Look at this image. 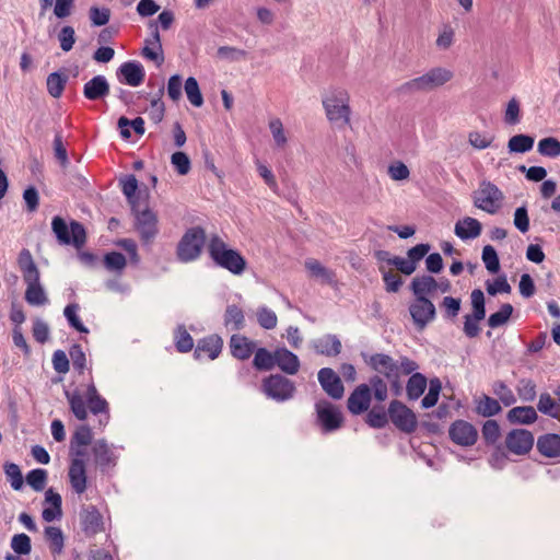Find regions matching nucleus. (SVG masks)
Here are the masks:
<instances>
[{
  "label": "nucleus",
  "instance_id": "1",
  "mask_svg": "<svg viewBox=\"0 0 560 560\" xmlns=\"http://www.w3.org/2000/svg\"><path fill=\"white\" fill-rule=\"evenodd\" d=\"M67 399L70 405V409L80 421H84L88 418L86 402L91 412L94 415L108 412L107 401L98 394L93 383L89 384L84 394L79 390L66 393Z\"/></svg>",
  "mask_w": 560,
  "mask_h": 560
},
{
  "label": "nucleus",
  "instance_id": "2",
  "mask_svg": "<svg viewBox=\"0 0 560 560\" xmlns=\"http://www.w3.org/2000/svg\"><path fill=\"white\" fill-rule=\"evenodd\" d=\"M209 253L219 266L233 273H241L245 269V259L237 252L228 248L226 244L219 236L211 237Z\"/></svg>",
  "mask_w": 560,
  "mask_h": 560
},
{
  "label": "nucleus",
  "instance_id": "3",
  "mask_svg": "<svg viewBox=\"0 0 560 560\" xmlns=\"http://www.w3.org/2000/svg\"><path fill=\"white\" fill-rule=\"evenodd\" d=\"M51 229L60 244H72L77 249H81L86 242L85 229L78 221H71L68 226L61 217H55L51 222Z\"/></svg>",
  "mask_w": 560,
  "mask_h": 560
},
{
  "label": "nucleus",
  "instance_id": "4",
  "mask_svg": "<svg viewBox=\"0 0 560 560\" xmlns=\"http://www.w3.org/2000/svg\"><path fill=\"white\" fill-rule=\"evenodd\" d=\"M135 215V229L142 242H150L159 232L158 215L145 201L133 202L131 208Z\"/></svg>",
  "mask_w": 560,
  "mask_h": 560
},
{
  "label": "nucleus",
  "instance_id": "5",
  "mask_svg": "<svg viewBox=\"0 0 560 560\" xmlns=\"http://www.w3.org/2000/svg\"><path fill=\"white\" fill-rule=\"evenodd\" d=\"M205 231L201 228L189 229L177 246V256L182 261H190L196 259L205 244Z\"/></svg>",
  "mask_w": 560,
  "mask_h": 560
},
{
  "label": "nucleus",
  "instance_id": "6",
  "mask_svg": "<svg viewBox=\"0 0 560 560\" xmlns=\"http://www.w3.org/2000/svg\"><path fill=\"white\" fill-rule=\"evenodd\" d=\"M502 200L503 195L500 189L489 182L481 183L474 194V205L490 214L499 211Z\"/></svg>",
  "mask_w": 560,
  "mask_h": 560
},
{
  "label": "nucleus",
  "instance_id": "7",
  "mask_svg": "<svg viewBox=\"0 0 560 560\" xmlns=\"http://www.w3.org/2000/svg\"><path fill=\"white\" fill-rule=\"evenodd\" d=\"M390 422L405 433H412L418 427L415 412L399 400H393L388 407Z\"/></svg>",
  "mask_w": 560,
  "mask_h": 560
},
{
  "label": "nucleus",
  "instance_id": "8",
  "mask_svg": "<svg viewBox=\"0 0 560 560\" xmlns=\"http://www.w3.org/2000/svg\"><path fill=\"white\" fill-rule=\"evenodd\" d=\"M316 413L324 432L338 430L343 423L341 410L328 400L323 399L316 404Z\"/></svg>",
  "mask_w": 560,
  "mask_h": 560
},
{
  "label": "nucleus",
  "instance_id": "9",
  "mask_svg": "<svg viewBox=\"0 0 560 560\" xmlns=\"http://www.w3.org/2000/svg\"><path fill=\"white\" fill-rule=\"evenodd\" d=\"M68 480L73 492L82 494L88 489L86 457L70 456Z\"/></svg>",
  "mask_w": 560,
  "mask_h": 560
},
{
  "label": "nucleus",
  "instance_id": "10",
  "mask_svg": "<svg viewBox=\"0 0 560 560\" xmlns=\"http://www.w3.org/2000/svg\"><path fill=\"white\" fill-rule=\"evenodd\" d=\"M452 73L445 69H433L427 74L407 82L404 89L407 91H429L446 83Z\"/></svg>",
  "mask_w": 560,
  "mask_h": 560
},
{
  "label": "nucleus",
  "instance_id": "11",
  "mask_svg": "<svg viewBox=\"0 0 560 560\" xmlns=\"http://www.w3.org/2000/svg\"><path fill=\"white\" fill-rule=\"evenodd\" d=\"M293 383L281 375H270L262 382V392L277 400H285L293 396L294 393Z\"/></svg>",
  "mask_w": 560,
  "mask_h": 560
},
{
  "label": "nucleus",
  "instance_id": "12",
  "mask_svg": "<svg viewBox=\"0 0 560 560\" xmlns=\"http://www.w3.org/2000/svg\"><path fill=\"white\" fill-rule=\"evenodd\" d=\"M534 445V435L524 429H515L508 433L505 446L509 452L515 455L527 454Z\"/></svg>",
  "mask_w": 560,
  "mask_h": 560
},
{
  "label": "nucleus",
  "instance_id": "13",
  "mask_svg": "<svg viewBox=\"0 0 560 560\" xmlns=\"http://www.w3.org/2000/svg\"><path fill=\"white\" fill-rule=\"evenodd\" d=\"M448 434L451 440L460 446H471L478 438L476 428L465 420L455 421L451 425Z\"/></svg>",
  "mask_w": 560,
  "mask_h": 560
},
{
  "label": "nucleus",
  "instance_id": "14",
  "mask_svg": "<svg viewBox=\"0 0 560 560\" xmlns=\"http://www.w3.org/2000/svg\"><path fill=\"white\" fill-rule=\"evenodd\" d=\"M409 312L420 329L424 328L435 316V307L427 298H416L409 306Z\"/></svg>",
  "mask_w": 560,
  "mask_h": 560
},
{
  "label": "nucleus",
  "instance_id": "15",
  "mask_svg": "<svg viewBox=\"0 0 560 560\" xmlns=\"http://www.w3.org/2000/svg\"><path fill=\"white\" fill-rule=\"evenodd\" d=\"M93 432L89 425H80L70 441V456L88 457V446L93 443Z\"/></svg>",
  "mask_w": 560,
  "mask_h": 560
},
{
  "label": "nucleus",
  "instance_id": "16",
  "mask_svg": "<svg viewBox=\"0 0 560 560\" xmlns=\"http://www.w3.org/2000/svg\"><path fill=\"white\" fill-rule=\"evenodd\" d=\"M119 81L130 86H139L145 78L143 67L136 61L124 62L117 72Z\"/></svg>",
  "mask_w": 560,
  "mask_h": 560
},
{
  "label": "nucleus",
  "instance_id": "17",
  "mask_svg": "<svg viewBox=\"0 0 560 560\" xmlns=\"http://www.w3.org/2000/svg\"><path fill=\"white\" fill-rule=\"evenodd\" d=\"M81 524L88 536L104 532L103 516L94 505H88L82 510Z\"/></svg>",
  "mask_w": 560,
  "mask_h": 560
},
{
  "label": "nucleus",
  "instance_id": "18",
  "mask_svg": "<svg viewBox=\"0 0 560 560\" xmlns=\"http://www.w3.org/2000/svg\"><path fill=\"white\" fill-rule=\"evenodd\" d=\"M318 381L324 390L330 397L340 399L343 396V384L340 377L331 369H322L318 373Z\"/></svg>",
  "mask_w": 560,
  "mask_h": 560
},
{
  "label": "nucleus",
  "instance_id": "19",
  "mask_svg": "<svg viewBox=\"0 0 560 560\" xmlns=\"http://www.w3.org/2000/svg\"><path fill=\"white\" fill-rule=\"evenodd\" d=\"M372 399L371 389L368 385H359L348 398V409L353 415L366 411Z\"/></svg>",
  "mask_w": 560,
  "mask_h": 560
},
{
  "label": "nucleus",
  "instance_id": "20",
  "mask_svg": "<svg viewBox=\"0 0 560 560\" xmlns=\"http://www.w3.org/2000/svg\"><path fill=\"white\" fill-rule=\"evenodd\" d=\"M371 366L392 383L394 387L397 386V368L396 361L389 355L377 353L371 357Z\"/></svg>",
  "mask_w": 560,
  "mask_h": 560
},
{
  "label": "nucleus",
  "instance_id": "21",
  "mask_svg": "<svg viewBox=\"0 0 560 560\" xmlns=\"http://www.w3.org/2000/svg\"><path fill=\"white\" fill-rule=\"evenodd\" d=\"M223 341L220 336L211 335L199 340L195 350L197 359L208 358L214 360L221 353Z\"/></svg>",
  "mask_w": 560,
  "mask_h": 560
},
{
  "label": "nucleus",
  "instance_id": "22",
  "mask_svg": "<svg viewBox=\"0 0 560 560\" xmlns=\"http://www.w3.org/2000/svg\"><path fill=\"white\" fill-rule=\"evenodd\" d=\"M256 343L243 335H233L230 339L231 354L238 360H247L254 354Z\"/></svg>",
  "mask_w": 560,
  "mask_h": 560
},
{
  "label": "nucleus",
  "instance_id": "23",
  "mask_svg": "<svg viewBox=\"0 0 560 560\" xmlns=\"http://www.w3.org/2000/svg\"><path fill=\"white\" fill-rule=\"evenodd\" d=\"M26 283L25 301L31 305H44L48 302L44 288L39 281V275L23 279Z\"/></svg>",
  "mask_w": 560,
  "mask_h": 560
},
{
  "label": "nucleus",
  "instance_id": "24",
  "mask_svg": "<svg viewBox=\"0 0 560 560\" xmlns=\"http://www.w3.org/2000/svg\"><path fill=\"white\" fill-rule=\"evenodd\" d=\"M348 96L341 94L340 97L327 98L324 101V105L327 112V116L330 120H339L343 118L346 121L349 120L350 108L347 104Z\"/></svg>",
  "mask_w": 560,
  "mask_h": 560
},
{
  "label": "nucleus",
  "instance_id": "25",
  "mask_svg": "<svg viewBox=\"0 0 560 560\" xmlns=\"http://www.w3.org/2000/svg\"><path fill=\"white\" fill-rule=\"evenodd\" d=\"M61 497L59 493L55 492L54 489L49 488L45 492V501H44V510L42 516L46 522H52L61 517L62 509H61Z\"/></svg>",
  "mask_w": 560,
  "mask_h": 560
},
{
  "label": "nucleus",
  "instance_id": "26",
  "mask_svg": "<svg viewBox=\"0 0 560 560\" xmlns=\"http://www.w3.org/2000/svg\"><path fill=\"white\" fill-rule=\"evenodd\" d=\"M83 94L90 101L102 100L109 94V84L103 75H96L84 84Z\"/></svg>",
  "mask_w": 560,
  "mask_h": 560
},
{
  "label": "nucleus",
  "instance_id": "27",
  "mask_svg": "<svg viewBox=\"0 0 560 560\" xmlns=\"http://www.w3.org/2000/svg\"><path fill=\"white\" fill-rule=\"evenodd\" d=\"M481 223L471 217H465L455 224L454 232L462 240L476 238L481 234Z\"/></svg>",
  "mask_w": 560,
  "mask_h": 560
},
{
  "label": "nucleus",
  "instance_id": "28",
  "mask_svg": "<svg viewBox=\"0 0 560 560\" xmlns=\"http://www.w3.org/2000/svg\"><path fill=\"white\" fill-rule=\"evenodd\" d=\"M142 56L158 65L164 61L161 37L156 27L151 37L145 39Z\"/></svg>",
  "mask_w": 560,
  "mask_h": 560
},
{
  "label": "nucleus",
  "instance_id": "29",
  "mask_svg": "<svg viewBox=\"0 0 560 560\" xmlns=\"http://www.w3.org/2000/svg\"><path fill=\"white\" fill-rule=\"evenodd\" d=\"M96 465L105 466L115 464V455L109 444L104 439L96 440L91 447Z\"/></svg>",
  "mask_w": 560,
  "mask_h": 560
},
{
  "label": "nucleus",
  "instance_id": "30",
  "mask_svg": "<svg viewBox=\"0 0 560 560\" xmlns=\"http://www.w3.org/2000/svg\"><path fill=\"white\" fill-rule=\"evenodd\" d=\"M537 418V412L532 406L514 407L506 415V419L512 424H532Z\"/></svg>",
  "mask_w": 560,
  "mask_h": 560
},
{
  "label": "nucleus",
  "instance_id": "31",
  "mask_svg": "<svg viewBox=\"0 0 560 560\" xmlns=\"http://www.w3.org/2000/svg\"><path fill=\"white\" fill-rule=\"evenodd\" d=\"M276 365L288 374H295L300 368L298 357L285 348L276 350Z\"/></svg>",
  "mask_w": 560,
  "mask_h": 560
},
{
  "label": "nucleus",
  "instance_id": "32",
  "mask_svg": "<svg viewBox=\"0 0 560 560\" xmlns=\"http://www.w3.org/2000/svg\"><path fill=\"white\" fill-rule=\"evenodd\" d=\"M537 448L541 455L546 457H559L560 456V435L558 434H546L538 439Z\"/></svg>",
  "mask_w": 560,
  "mask_h": 560
},
{
  "label": "nucleus",
  "instance_id": "33",
  "mask_svg": "<svg viewBox=\"0 0 560 560\" xmlns=\"http://www.w3.org/2000/svg\"><path fill=\"white\" fill-rule=\"evenodd\" d=\"M411 289L416 298H425L438 291V281L431 276H421L413 278Z\"/></svg>",
  "mask_w": 560,
  "mask_h": 560
},
{
  "label": "nucleus",
  "instance_id": "34",
  "mask_svg": "<svg viewBox=\"0 0 560 560\" xmlns=\"http://www.w3.org/2000/svg\"><path fill=\"white\" fill-rule=\"evenodd\" d=\"M253 364L259 371H270L276 365V351L270 352L266 348H257L254 351Z\"/></svg>",
  "mask_w": 560,
  "mask_h": 560
},
{
  "label": "nucleus",
  "instance_id": "35",
  "mask_svg": "<svg viewBox=\"0 0 560 560\" xmlns=\"http://www.w3.org/2000/svg\"><path fill=\"white\" fill-rule=\"evenodd\" d=\"M541 413L550 416L560 421V402L548 393H542L537 405Z\"/></svg>",
  "mask_w": 560,
  "mask_h": 560
},
{
  "label": "nucleus",
  "instance_id": "36",
  "mask_svg": "<svg viewBox=\"0 0 560 560\" xmlns=\"http://www.w3.org/2000/svg\"><path fill=\"white\" fill-rule=\"evenodd\" d=\"M19 269L23 275V279L39 275V270L36 267L33 256L28 249H22L18 258Z\"/></svg>",
  "mask_w": 560,
  "mask_h": 560
},
{
  "label": "nucleus",
  "instance_id": "37",
  "mask_svg": "<svg viewBox=\"0 0 560 560\" xmlns=\"http://www.w3.org/2000/svg\"><path fill=\"white\" fill-rule=\"evenodd\" d=\"M45 538L52 555H59L63 548V535L59 527L48 526L45 529Z\"/></svg>",
  "mask_w": 560,
  "mask_h": 560
},
{
  "label": "nucleus",
  "instance_id": "38",
  "mask_svg": "<svg viewBox=\"0 0 560 560\" xmlns=\"http://www.w3.org/2000/svg\"><path fill=\"white\" fill-rule=\"evenodd\" d=\"M425 387L427 378L420 373L412 374L406 388L409 399H418L424 393Z\"/></svg>",
  "mask_w": 560,
  "mask_h": 560
},
{
  "label": "nucleus",
  "instance_id": "39",
  "mask_svg": "<svg viewBox=\"0 0 560 560\" xmlns=\"http://www.w3.org/2000/svg\"><path fill=\"white\" fill-rule=\"evenodd\" d=\"M244 313L240 306H228L224 315V322L228 327H230L233 330L241 329L244 325Z\"/></svg>",
  "mask_w": 560,
  "mask_h": 560
},
{
  "label": "nucleus",
  "instance_id": "40",
  "mask_svg": "<svg viewBox=\"0 0 560 560\" xmlns=\"http://www.w3.org/2000/svg\"><path fill=\"white\" fill-rule=\"evenodd\" d=\"M501 410V406L497 399L483 396L477 401V412L483 417H491Z\"/></svg>",
  "mask_w": 560,
  "mask_h": 560
},
{
  "label": "nucleus",
  "instance_id": "41",
  "mask_svg": "<svg viewBox=\"0 0 560 560\" xmlns=\"http://www.w3.org/2000/svg\"><path fill=\"white\" fill-rule=\"evenodd\" d=\"M103 264L110 271L121 272L127 265V260L122 254L110 252L104 256Z\"/></svg>",
  "mask_w": 560,
  "mask_h": 560
},
{
  "label": "nucleus",
  "instance_id": "42",
  "mask_svg": "<svg viewBox=\"0 0 560 560\" xmlns=\"http://www.w3.org/2000/svg\"><path fill=\"white\" fill-rule=\"evenodd\" d=\"M306 269L315 277L322 278L323 280L327 282H331L335 278V273L324 267L318 260L316 259H308L305 262Z\"/></svg>",
  "mask_w": 560,
  "mask_h": 560
},
{
  "label": "nucleus",
  "instance_id": "43",
  "mask_svg": "<svg viewBox=\"0 0 560 560\" xmlns=\"http://www.w3.org/2000/svg\"><path fill=\"white\" fill-rule=\"evenodd\" d=\"M185 92L189 102L196 106L200 107L203 103V98L198 85V82L195 78H188L185 83Z\"/></svg>",
  "mask_w": 560,
  "mask_h": 560
},
{
  "label": "nucleus",
  "instance_id": "44",
  "mask_svg": "<svg viewBox=\"0 0 560 560\" xmlns=\"http://www.w3.org/2000/svg\"><path fill=\"white\" fill-rule=\"evenodd\" d=\"M533 145L534 139L525 135H516L509 140V149L513 152L524 153L529 151Z\"/></svg>",
  "mask_w": 560,
  "mask_h": 560
},
{
  "label": "nucleus",
  "instance_id": "45",
  "mask_svg": "<svg viewBox=\"0 0 560 560\" xmlns=\"http://www.w3.org/2000/svg\"><path fill=\"white\" fill-rule=\"evenodd\" d=\"M538 151L545 156H558L560 155V141L552 137L544 138L538 143Z\"/></svg>",
  "mask_w": 560,
  "mask_h": 560
},
{
  "label": "nucleus",
  "instance_id": "46",
  "mask_svg": "<svg viewBox=\"0 0 560 560\" xmlns=\"http://www.w3.org/2000/svg\"><path fill=\"white\" fill-rule=\"evenodd\" d=\"M482 260L486 268L495 273L500 269V261L495 249L491 245H486L482 249Z\"/></svg>",
  "mask_w": 560,
  "mask_h": 560
},
{
  "label": "nucleus",
  "instance_id": "47",
  "mask_svg": "<svg viewBox=\"0 0 560 560\" xmlns=\"http://www.w3.org/2000/svg\"><path fill=\"white\" fill-rule=\"evenodd\" d=\"M381 271L386 284V290L388 292H397L402 284V278L399 272L394 269L385 270L383 267L381 268Z\"/></svg>",
  "mask_w": 560,
  "mask_h": 560
},
{
  "label": "nucleus",
  "instance_id": "48",
  "mask_svg": "<svg viewBox=\"0 0 560 560\" xmlns=\"http://www.w3.org/2000/svg\"><path fill=\"white\" fill-rule=\"evenodd\" d=\"M441 388L442 385L439 378H433L430 381L429 392L422 399V406L424 408H431L438 402Z\"/></svg>",
  "mask_w": 560,
  "mask_h": 560
},
{
  "label": "nucleus",
  "instance_id": "49",
  "mask_svg": "<svg viewBox=\"0 0 560 560\" xmlns=\"http://www.w3.org/2000/svg\"><path fill=\"white\" fill-rule=\"evenodd\" d=\"M4 472L10 480L11 487L14 490H20L23 487V476L20 467L13 463H7L4 465Z\"/></svg>",
  "mask_w": 560,
  "mask_h": 560
},
{
  "label": "nucleus",
  "instance_id": "50",
  "mask_svg": "<svg viewBox=\"0 0 560 560\" xmlns=\"http://www.w3.org/2000/svg\"><path fill=\"white\" fill-rule=\"evenodd\" d=\"M47 480V471L44 469H33L26 475V482L35 490L42 491Z\"/></svg>",
  "mask_w": 560,
  "mask_h": 560
},
{
  "label": "nucleus",
  "instance_id": "51",
  "mask_svg": "<svg viewBox=\"0 0 560 560\" xmlns=\"http://www.w3.org/2000/svg\"><path fill=\"white\" fill-rule=\"evenodd\" d=\"M512 312L513 307L511 304L502 305L498 312L490 315L488 319L489 326L494 328L503 325L510 318Z\"/></svg>",
  "mask_w": 560,
  "mask_h": 560
},
{
  "label": "nucleus",
  "instance_id": "52",
  "mask_svg": "<svg viewBox=\"0 0 560 560\" xmlns=\"http://www.w3.org/2000/svg\"><path fill=\"white\" fill-rule=\"evenodd\" d=\"M66 85V79H63L59 73H51L47 78V89L51 96L59 97Z\"/></svg>",
  "mask_w": 560,
  "mask_h": 560
},
{
  "label": "nucleus",
  "instance_id": "53",
  "mask_svg": "<svg viewBox=\"0 0 560 560\" xmlns=\"http://www.w3.org/2000/svg\"><path fill=\"white\" fill-rule=\"evenodd\" d=\"M388 413L382 408H373L366 416V422L373 428H383L388 422Z\"/></svg>",
  "mask_w": 560,
  "mask_h": 560
},
{
  "label": "nucleus",
  "instance_id": "54",
  "mask_svg": "<svg viewBox=\"0 0 560 560\" xmlns=\"http://www.w3.org/2000/svg\"><path fill=\"white\" fill-rule=\"evenodd\" d=\"M11 547L18 555H28L31 552V539L26 534H18L12 537Z\"/></svg>",
  "mask_w": 560,
  "mask_h": 560
},
{
  "label": "nucleus",
  "instance_id": "55",
  "mask_svg": "<svg viewBox=\"0 0 560 560\" xmlns=\"http://www.w3.org/2000/svg\"><path fill=\"white\" fill-rule=\"evenodd\" d=\"M256 316L259 325L265 329H272L277 326V315L266 307L259 308Z\"/></svg>",
  "mask_w": 560,
  "mask_h": 560
},
{
  "label": "nucleus",
  "instance_id": "56",
  "mask_svg": "<svg viewBox=\"0 0 560 560\" xmlns=\"http://www.w3.org/2000/svg\"><path fill=\"white\" fill-rule=\"evenodd\" d=\"M138 190V180L135 176H129L122 182V192L128 198V201L133 207V202H141L139 198L136 197V192Z\"/></svg>",
  "mask_w": 560,
  "mask_h": 560
},
{
  "label": "nucleus",
  "instance_id": "57",
  "mask_svg": "<svg viewBox=\"0 0 560 560\" xmlns=\"http://www.w3.org/2000/svg\"><path fill=\"white\" fill-rule=\"evenodd\" d=\"M176 349L179 352H188L194 347V340L186 329L179 328L175 336Z\"/></svg>",
  "mask_w": 560,
  "mask_h": 560
},
{
  "label": "nucleus",
  "instance_id": "58",
  "mask_svg": "<svg viewBox=\"0 0 560 560\" xmlns=\"http://www.w3.org/2000/svg\"><path fill=\"white\" fill-rule=\"evenodd\" d=\"M60 47L63 51L72 49L75 43L74 30L71 26H63L58 35Z\"/></svg>",
  "mask_w": 560,
  "mask_h": 560
},
{
  "label": "nucleus",
  "instance_id": "59",
  "mask_svg": "<svg viewBox=\"0 0 560 560\" xmlns=\"http://www.w3.org/2000/svg\"><path fill=\"white\" fill-rule=\"evenodd\" d=\"M471 303L474 307V317L477 320L483 319L486 315L485 311V298L483 293L480 290H474L471 293Z\"/></svg>",
  "mask_w": 560,
  "mask_h": 560
},
{
  "label": "nucleus",
  "instance_id": "60",
  "mask_svg": "<svg viewBox=\"0 0 560 560\" xmlns=\"http://www.w3.org/2000/svg\"><path fill=\"white\" fill-rule=\"evenodd\" d=\"M514 225L522 233L528 232L529 217H528L527 209L525 207H520L515 210Z\"/></svg>",
  "mask_w": 560,
  "mask_h": 560
},
{
  "label": "nucleus",
  "instance_id": "61",
  "mask_svg": "<svg viewBox=\"0 0 560 560\" xmlns=\"http://www.w3.org/2000/svg\"><path fill=\"white\" fill-rule=\"evenodd\" d=\"M171 161L180 175H186L189 172L190 161L184 152H175L172 155Z\"/></svg>",
  "mask_w": 560,
  "mask_h": 560
},
{
  "label": "nucleus",
  "instance_id": "62",
  "mask_svg": "<svg viewBox=\"0 0 560 560\" xmlns=\"http://www.w3.org/2000/svg\"><path fill=\"white\" fill-rule=\"evenodd\" d=\"M494 394L505 406H511L516 400L513 392L503 383L494 384Z\"/></svg>",
  "mask_w": 560,
  "mask_h": 560
},
{
  "label": "nucleus",
  "instance_id": "63",
  "mask_svg": "<svg viewBox=\"0 0 560 560\" xmlns=\"http://www.w3.org/2000/svg\"><path fill=\"white\" fill-rule=\"evenodd\" d=\"M182 78L177 74L172 75L167 82V95L174 102L182 97Z\"/></svg>",
  "mask_w": 560,
  "mask_h": 560
},
{
  "label": "nucleus",
  "instance_id": "64",
  "mask_svg": "<svg viewBox=\"0 0 560 560\" xmlns=\"http://www.w3.org/2000/svg\"><path fill=\"white\" fill-rule=\"evenodd\" d=\"M520 113H521L520 103L515 98H512L508 103V106H506V110H505V115H504L505 122L509 125L517 124L520 121Z\"/></svg>",
  "mask_w": 560,
  "mask_h": 560
}]
</instances>
